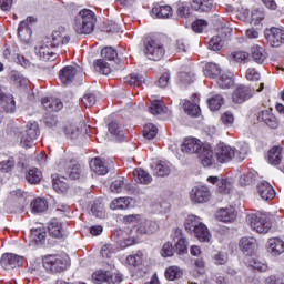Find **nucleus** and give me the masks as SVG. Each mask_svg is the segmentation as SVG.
I'll list each match as a JSON object with an SVG mask.
<instances>
[{
  "label": "nucleus",
  "mask_w": 284,
  "mask_h": 284,
  "mask_svg": "<svg viewBox=\"0 0 284 284\" xmlns=\"http://www.w3.org/2000/svg\"><path fill=\"white\" fill-rule=\"evenodd\" d=\"M34 18L29 17L21 21L18 28V37L23 43H30L32 39V23H34Z\"/></svg>",
  "instance_id": "12"
},
{
  "label": "nucleus",
  "mask_w": 284,
  "mask_h": 284,
  "mask_svg": "<svg viewBox=\"0 0 284 284\" xmlns=\"http://www.w3.org/2000/svg\"><path fill=\"white\" fill-rule=\"evenodd\" d=\"M255 179H256V175L253 172L246 171L240 175L239 183L240 185H242V187H245L247 185H252Z\"/></svg>",
  "instance_id": "51"
},
{
  "label": "nucleus",
  "mask_w": 284,
  "mask_h": 284,
  "mask_svg": "<svg viewBox=\"0 0 284 284\" xmlns=\"http://www.w3.org/2000/svg\"><path fill=\"white\" fill-rule=\"evenodd\" d=\"M11 79L16 85H19V88H28V80L26 79V77H23V74L13 71L11 73Z\"/></svg>",
  "instance_id": "55"
},
{
  "label": "nucleus",
  "mask_w": 284,
  "mask_h": 284,
  "mask_svg": "<svg viewBox=\"0 0 284 284\" xmlns=\"http://www.w3.org/2000/svg\"><path fill=\"white\" fill-rule=\"evenodd\" d=\"M214 6V0H193L191 8L196 12H210Z\"/></svg>",
  "instance_id": "38"
},
{
  "label": "nucleus",
  "mask_w": 284,
  "mask_h": 284,
  "mask_svg": "<svg viewBox=\"0 0 284 284\" xmlns=\"http://www.w3.org/2000/svg\"><path fill=\"white\" fill-rule=\"evenodd\" d=\"M250 226L257 234H267L272 230V220L267 213L250 214L247 215Z\"/></svg>",
  "instance_id": "4"
},
{
  "label": "nucleus",
  "mask_w": 284,
  "mask_h": 284,
  "mask_svg": "<svg viewBox=\"0 0 284 284\" xmlns=\"http://www.w3.org/2000/svg\"><path fill=\"white\" fill-rule=\"evenodd\" d=\"M16 162L14 159H9L0 162V172L8 173L12 172L14 169Z\"/></svg>",
  "instance_id": "59"
},
{
  "label": "nucleus",
  "mask_w": 284,
  "mask_h": 284,
  "mask_svg": "<svg viewBox=\"0 0 284 284\" xmlns=\"http://www.w3.org/2000/svg\"><path fill=\"white\" fill-rule=\"evenodd\" d=\"M0 265L3 270H14L23 265V256H19L14 253H6L0 258Z\"/></svg>",
  "instance_id": "13"
},
{
  "label": "nucleus",
  "mask_w": 284,
  "mask_h": 284,
  "mask_svg": "<svg viewBox=\"0 0 284 284\" xmlns=\"http://www.w3.org/2000/svg\"><path fill=\"white\" fill-rule=\"evenodd\" d=\"M153 174L155 176H168L172 169L170 168V162L159 161L152 165Z\"/></svg>",
  "instance_id": "37"
},
{
  "label": "nucleus",
  "mask_w": 284,
  "mask_h": 284,
  "mask_svg": "<svg viewBox=\"0 0 284 284\" xmlns=\"http://www.w3.org/2000/svg\"><path fill=\"white\" fill-rule=\"evenodd\" d=\"M116 250L112 244H104L101 248V256L102 258H112V254H114Z\"/></svg>",
  "instance_id": "61"
},
{
  "label": "nucleus",
  "mask_w": 284,
  "mask_h": 284,
  "mask_svg": "<svg viewBox=\"0 0 284 284\" xmlns=\"http://www.w3.org/2000/svg\"><path fill=\"white\" fill-rule=\"evenodd\" d=\"M207 182L212 185H216V192L219 194L227 195L234 190V183L227 178L209 176Z\"/></svg>",
  "instance_id": "11"
},
{
  "label": "nucleus",
  "mask_w": 284,
  "mask_h": 284,
  "mask_svg": "<svg viewBox=\"0 0 284 284\" xmlns=\"http://www.w3.org/2000/svg\"><path fill=\"white\" fill-rule=\"evenodd\" d=\"M205 28H207V21L205 20H195L192 23V30L193 32H196L197 34H201V32H203V30H205Z\"/></svg>",
  "instance_id": "62"
},
{
  "label": "nucleus",
  "mask_w": 284,
  "mask_h": 284,
  "mask_svg": "<svg viewBox=\"0 0 284 284\" xmlns=\"http://www.w3.org/2000/svg\"><path fill=\"white\" fill-rule=\"evenodd\" d=\"M41 179H43V173L37 168L30 169L26 175V180L31 185H37L38 183H41Z\"/></svg>",
  "instance_id": "40"
},
{
  "label": "nucleus",
  "mask_w": 284,
  "mask_h": 284,
  "mask_svg": "<svg viewBox=\"0 0 284 284\" xmlns=\"http://www.w3.org/2000/svg\"><path fill=\"white\" fill-rule=\"evenodd\" d=\"M161 256H163L164 258H168L170 256H174V246L172 245V243L166 242L162 246Z\"/></svg>",
  "instance_id": "63"
},
{
  "label": "nucleus",
  "mask_w": 284,
  "mask_h": 284,
  "mask_svg": "<svg viewBox=\"0 0 284 284\" xmlns=\"http://www.w3.org/2000/svg\"><path fill=\"white\" fill-rule=\"evenodd\" d=\"M126 263L131 267H136V266L141 265V263H143V252L138 251L135 254L129 255L126 257Z\"/></svg>",
  "instance_id": "52"
},
{
  "label": "nucleus",
  "mask_w": 284,
  "mask_h": 284,
  "mask_svg": "<svg viewBox=\"0 0 284 284\" xmlns=\"http://www.w3.org/2000/svg\"><path fill=\"white\" fill-rule=\"evenodd\" d=\"M97 26V14L90 9H82L75 17L73 28L78 34H92Z\"/></svg>",
  "instance_id": "1"
},
{
  "label": "nucleus",
  "mask_w": 284,
  "mask_h": 284,
  "mask_svg": "<svg viewBox=\"0 0 284 284\" xmlns=\"http://www.w3.org/2000/svg\"><path fill=\"white\" fill-rule=\"evenodd\" d=\"M192 102L185 101L183 108L190 116H201V106H199V102L201 101V97L199 94H193L191 97Z\"/></svg>",
  "instance_id": "17"
},
{
  "label": "nucleus",
  "mask_w": 284,
  "mask_h": 284,
  "mask_svg": "<svg viewBox=\"0 0 284 284\" xmlns=\"http://www.w3.org/2000/svg\"><path fill=\"white\" fill-rule=\"evenodd\" d=\"M251 59H253L255 63L263 65V63L267 61V51H265L263 47L255 44L251 48Z\"/></svg>",
  "instance_id": "26"
},
{
  "label": "nucleus",
  "mask_w": 284,
  "mask_h": 284,
  "mask_svg": "<svg viewBox=\"0 0 284 284\" xmlns=\"http://www.w3.org/2000/svg\"><path fill=\"white\" fill-rule=\"evenodd\" d=\"M45 236H48L45 229L43 227L31 229L29 241L30 243H32V245H39L45 242Z\"/></svg>",
  "instance_id": "28"
},
{
  "label": "nucleus",
  "mask_w": 284,
  "mask_h": 284,
  "mask_svg": "<svg viewBox=\"0 0 284 284\" xmlns=\"http://www.w3.org/2000/svg\"><path fill=\"white\" fill-rule=\"evenodd\" d=\"M152 17L155 19H170L172 17V7L170 6H155L152 8Z\"/></svg>",
  "instance_id": "34"
},
{
  "label": "nucleus",
  "mask_w": 284,
  "mask_h": 284,
  "mask_svg": "<svg viewBox=\"0 0 284 284\" xmlns=\"http://www.w3.org/2000/svg\"><path fill=\"white\" fill-rule=\"evenodd\" d=\"M149 112L153 114V116H170V114H172V111H170V109L165 106V103H163L161 100H153L149 106Z\"/></svg>",
  "instance_id": "19"
},
{
  "label": "nucleus",
  "mask_w": 284,
  "mask_h": 284,
  "mask_svg": "<svg viewBox=\"0 0 284 284\" xmlns=\"http://www.w3.org/2000/svg\"><path fill=\"white\" fill-rule=\"evenodd\" d=\"M184 226L187 232H193L194 236L201 243H210V241H212V233H210L207 226L201 221V217L196 215H189L185 220Z\"/></svg>",
  "instance_id": "2"
},
{
  "label": "nucleus",
  "mask_w": 284,
  "mask_h": 284,
  "mask_svg": "<svg viewBox=\"0 0 284 284\" xmlns=\"http://www.w3.org/2000/svg\"><path fill=\"white\" fill-rule=\"evenodd\" d=\"M246 156L247 146H245L241 151H236V149L225 143H220L216 149V159L219 163H230L232 159H237V161H245Z\"/></svg>",
  "instance_id": "3"
},
{
  "label": "nucleus",
  "mask_w": 284,
  "mask_h": 284,
  "mask_svg": "<svg viewBox=\"0 0 284 284\" xmlns=\"http://www.w3.org/2000/svg\"><path fill=\"white\" fill-rule=\"evenodd\" d=\"M200 152H201L200 159L202 161V165L204 168H210V165L214 163V151L212 150V145L204 144Z\"/></svg>",
  "instance_id": "25"
},
{
  "label": "nucleus",
  "mask_w": 284,
  "mask_h": 284,
  "mask_svg": "<svg viewBox=\"0 0 284 284\" xmlns=\"http://www.w3.org/2000/svg\"><path fill=\"white\" fill-rule=\"evenodd\" d=\"M203 72L209 79H216L221 74V68L215 63L209 62L203 67Z\"/></svg>",
  "instance_id": "42"
},
{
  "label": "nucleus",
  "mask_w": 284,
  "mask_h": 284,
  "mask_svg": "<svg viewBox=\"0 0 284 284\" xmlns=\"http://www.w3.org/2000/svg\"><path fill=\"white\" fill-rule=\"evenodd\" d=\"M178 241L175 243V250L178 254H186L187 252V240L183 236L181 231H176Z\"/></svg>",
  "instance_id": "45"
},
{
  "label": "nucleus",
  "mask_w": 284,
  "mask_h": 284,
  "mask_svg": "<svg viewBox=\"0 0 284 284\" xmlns=\"http://www.w3.org/2000/svg\"><path fill=\"white\" fill-rule=\"evenodd\" d=\"M221 48H223V40L221 39V37L215 36V37L211 38V40L209 42V49L213 50V52H216V51L221 50Z\"/></svg>",
  "instance_id": "58"
},
{
  "label": "nucleus",
  "mask_w": 284,
  "mask_h": 284,
  "mask_svg": "<svg viewBox=\"0 0 284 284\" xmlns=\"http://www.w3.org/2000/svg\"><path fill=\"white\" fill-rule=\"evenodd\" d=\"M41 103L47 112H59V110H63V102L58 98H42Z\"/></svg>",
  "instance_id": "24"
},
{
  "label": "nucleus",
  "mask_w": 284,
  "mask_h": 284,
  "mask_svg": "<svg viewBox=\"0 0 284 284\" xmlns=\"http://www.w3.org/2000/svg\"><path fill=\"white\" fill-rule=\"evenodd\" d=\"M94 68L97 72H100V74H111L112 68H110V63L105 62L103 59H99L94 62Z\"/></svg>",
  "instance_id": "50"
},
{
  "label": "nucleus",
  "mask_w": 284,
  "mask_h": 284,
  "mask_svg": "<svg viewBox=\"0 0 284 284\" xmlns=\"http://www.w3.org/2000/svg\"><path fill=\"white\" fill-rule=\"evenodd\" d=\"M156 134H159V129L156 128V125L149 123L144 126L143 129L144 139H148L149 141H151V139H154Z\"/></svg>",
  "instance_id": "53"
},
{
  "label": "nucleus",
  "mask_w": 284,
  "mask_h": 284,
  "mask_svg": "<svg viewBox=\"0 0 284 284\" xmlns=\"http://www.w3.org/2000/svg\"><path fill=\"white\" fill-rule=\"evenodd\" d=\"M47 39H51V45L53 48H59V45H65V43H70V36H67L65 32L54 31L52 37H47Z\"/></svg>",
  "instance_id": "32"
},
{
  "label": "nucleus",
  "mask_w": 284,
  "mask_h": 284,
  "mask_svg": "<svg viewBox=\"0 0 284 284\" xmlns=\"http://www.w3.org/2000/svg\"><path fill=\"white\" fill-rule=\"evenodd\" d=\"M178 14L179 17H184L185 19H187V17L192 14V7H190V4H180L178 7Z\"/></svg>",
  "instance_id": "64"
},
{
  "label": "nucleus",
  "mask_w": 284,
  "mask_h": 284,
  "mask_svg": "<svg viewBox=\"0 0 284 284\" xmlns=\"http://www.w3.org/2000/svg\"><path fill=\"white\" fill-rule=\"evenodd\" d=\"M267 250L273 256H278L284 252V241L280 237H272L268 240Z\"/></svg>",
  "instance_id": "27"
},
{
  "label": "nucleus",
  "mask_w": 284,
  "mask_h": 284,
  "mask_svg": "<svg viewBox=\"0 0 284 284\" xmlns=\"http://www.w3.org/2000/svg\"><path fill=\"white\" fill-rule=\"evenodd\" d=\"M130 207V197H118L110 204L111 210H128Z\"/></svg>",
  "instance_id": "46"
},
{
  "label": "nucleus",
  "mask_w": 284,
  "mask_h": 284,
  "mask_svg": "<svg viewBox=\"0 0 284 284\" xmlns=\"http://www.w3.org/2000/svg\"><path fill=\"white\" fill-rule=\"evenodd\" d=\"M36 54L43 61H50L55 48L52 45V38H44L36 45Z\"/></svg>",
  "instance_id": "10"
},
{
  "label": "nucleus",
  "mask_w": 284,
  "mask_h": 284,
  "mask_svg": "<svg viewBox=\"0 0 284 284\" xmlns=\"http://www.w3.org/2000/svg\"><path fill=\"white\" fill-rule=\"evenodd\" d=\"M144 54L151 61H161L165 55V48L156 40H149L144 48Z\"/></svg>",
  "instance_id": "7"
},
{
  "label": "nucleus",
  "mask_w": 284,
  "mask_h": 284,
  "mask_svg": "<svg viewBox=\"0 0 284 284\" xmlns=\"http://www.w3.org/2000/svg\"><path fill=\"white\" fill-rule=\"evenodd\" d=\"M97 103V95L94 93H85L81 99V104L85 108H92Z\"/></svg>",
  "instance_id": "57"
},
{
  "label": "nucleus",
  "mask_w": 284,
  "mask_h": 284,
  "mask_svg": "<svg viewBox=\"0 0 284 284\" xmlns=\"http://www.w3.org/2000/svg\"><path fill=\"white\" fill-rule=\"evenodd\" d=\"M133 176L135 183H140L141 185H150V183H152V175L143 169H135Z\"/></svg>",
  "instance_id": "35"
},
{
  "label": "nucleus",
  "mask_w": 284,
  "mask_h": 284,
  "mask_svg": "<svg viewBox=\"0 0 284 284\" xmlns=\"http://www.w3.org/2000/svg\"><path fill=\"white\" fill-rule=\"evenodd\" d=\"M92 281L95 284H102V283H121L123 278H121V275H112L109 272L98 271L92 274Z\"/></svg>",
  "instance_id": "16"
},
{
  "label": "nucleus",
  "mask_w": 284,
  "mask_h": 284,
  "mask_svg": "<svg viewBox=\"0 0 284 284\" xmlns=\"http://www.w3.org/2000/svg\"><path fill=\"white\" fill-rule=\"evenodd\" d=\"M203 142L196 138H185L182 145L181 150L184 154H196L199 153L203 146Z\"/></svg>",
  "instance_id": "15"
},
{
  "label": "nucleus",
  "mask_w": 284,
  "mask_h": 284,
  "mask_svg": "<svg viewBox=\"0 0 284 284\" xmlns=\"http://www.w3.org/2000/svg\"><path fill=\"white\" fill-rule=\"evenodd\" d=\"M39 123L37 122H29L26 125V129L21 131L20 143L22 148H30L34 145V141L39 138Z\"/></svg>",
  "instance_id": "6"
},
{
  "label": "nucleus",
  "mask_w": 284,
  "mask_h": 284,
  "mask_svg": "<svg viewBox=\"0 0 284 284\" xmlns=\"http://www.w3.org/2000/svg\"><path fill=\"white\" fill-rule=\"evenodd\" d=\"M223 103H225V100L221 97V94H215L207 100L209 108L212 111L221 110Z\"/></svg>",
  "instance_id": "49"
},
{
  "label": "nucleus",
  "mask_w": 284,
  "mask_h": 284,
  "mask_svg": "<svg viewBox=\"0 0 284 284\" xmlns=\"http://www.w3.org/2000/svg\"><path fill=\"white\" fill-rule=\"evenodd\" d=\"M109 132L110 134H113V136H116L118 139H123V131L121 130V126H119V123L111 122L109 124Z\"/></svg>",
  "instance_id": "60"
},
{
  "label": "nucleus",
  "mask_w": 284,
  "mask_h": 284,
  "mask_svg": "<svg viewBox=\"0 0 284 284\" xmlns=\"http://www.w3.org/2000/svg\"><path fill=\"white\" fill-rule=\"evenodd\" d=\"M257 121L265 123L268 128L276 129L278 128V120L271 113L270 111L265 110L258 113Z\"/></svg>",
  "instance_id": "29"
},
{
  "label": "nucleus",
  "mask_w": 284,
  "mask_h": 284,
  "mask_svg": "<svg viewBox=\"0 0 284 284\" xmlns=\"http://www.w3.org/2000/svg\"><path fill=\"white\" fill-rule=\"evenodd\" d=\"M124 83L126 85H131L133 88H136L139 85H143L145 83V78L139 73H131L124 78Z\"/></svg>",
  "instance_id": "41"
},
{
  "label": "nucleus",
  "mask_w": 284,
  "mask_h": 284,
  "mask_svg": "<svg viewBox=\"0 0 284 284\" xmlns=\"http://www.w3.org/2000/svg\"><path fill=\"white\" fill-rule=\"evenodd\" d=\"M250 59V53L245 51H235L231 53V61H235V63H245Z\"/></svg>",
  "instance_id": "56"
},
{
  "label": "nucleus",
  "mask_w": 284,
  "mask_h": 284,
  "mask_svg": "<svg viewBox=\"0 0 284 284\" xmlns=\"http://www.w3.org/2000/svg\"><path fill=\"white\" fill-rule=\"evenodd\" d=\"M217 84L222 90H227V88H232L234 85V74L232 73H224L217 81Z\"/></svg>",
  "instance_id": "47"
},
{
  "label": "nucleus",
  "mask_w": 284,
  "mask_h": 284,
  "mask_svg": "<svg viewBox=\"0 0 284 284\" xmlns=\"http://www.w3.org/2000/svg\"><path fill=\"white\" fill-rule=\"evenodd\" d=\"M53 190L58 192V194H63L68 190V182L64 176L59 178L58 175L53 176Z\"/></svg>",
  "instance_id": "44"
},
{
  "label": "nucleus",
  "mask_w": 284,
  "mask_h": 284,
  "mask_svg": "<svg viewBox=\"0 0 284 284\" xmlns=\"http://www.w3.org/2000/svg\"><path fill=\"white\" fill-rule=\"evenodd\" d=\"M82 174L81 165L74 161L67 164L65 176L68 179L77 180L80 179Z\"/></svg>",
  "instance_id": "36"
},
{
  "label": "nucleus",
  "mask_w": 284,
  "mask_h": 284,
  "mask_svg": "<svg viewBox=\"0 0 284 284\" xmlns=\"http://www.w3.org/2000/svg\"><path fill=\"white\" fill-rule=\"evenodd\" d=\"M267 161L271 165H280L283 161V148L273 146L267 153Z\"/></svg>",
  "instance_id": "33"
},
{
  "label": "nucleus",
  "mask_w": 284,
  "mask_h": 284,
  "mask_svg": "<svg viewBox=\"0 0 284 284\" xmlns=\"http://www.w3.org/2000/svg\"><path fill=\"white\" fill-rule=\"evenodd\" d=\"M64 134L67 139H77L81 134V129H79L77 123H68L64 126Z\"/></svg>",
  "instance_id": "48"
},
{
  "label": "nucleus",
  "mask_w": 284,
  "mask_h": 284,
  "mask_svg": "<svg viewBox=\"0 0 284 284\" xmlns=\"http://www.w3.org/2000/svg\"><path fill=\"white\" fill-rule=\"evenodd\" d=\"M258 243L254 237H242L240 241V250H242L245 256H252L256 252Z\"/></svg>",
  "instance_id": "18"
},
{
  "label": "nucleus",
  "mask_w": 284,
  "mask_h": 284,
  "mask_svg": "<svg viewBox=\"0 0 284 284\" xmlns=\"http://www.w3.org/2000/svg\"><path fill=\"white\" fill-rule=\"evenodd\" d=\"M43 267L52 274H60L68 270V257L61 255H47L43 257Z\"/></svg>",
  "instance_id": "5"
},
{
  "label": "nucleus",
  "mask_w": 284,
  "mask_h": 284,
  "mask_svg": "<svg viewBox=\"0 0 284 284\" xmlns=\"http://www.w3.org/2000/svg\"><path fill=\"white\" fill-rule=\"evenodd\" d=\"M190 196L193 203H207L212 193L206 185H197L191 190Z\"/></svg>",
  "instance_id": "14"
},
{
  "label": "nucleus",
  "mask_w": 284,
  "mask_h": 284,
  "mask_svg": "<svg viewBox=\"0 0 284 284\" xmlns=\"http://www.w3.org/2000/svg\"><path fill=\"white\" fill-rule=\"evenodd\" d=\"M264 37L271 48H281L284 45V30L271 27L264 30Z\"/></svg>",
  "instance_id": "8"
},
{
  "label": "nucleus",
  "mask_w": 284,
  "mask_h": 284,
  "mask_svg": "<svg viewBox=\"0 0 284 284\" xmlns=\"http://www.w3.org/2000/svg\"><path fill=\"white\" fill-rule=\"evenodd\" d=\"M90 168H91L92 172H94L99 176H105V174H108V172H109L108 165L100 158L92 159L90 162Z\"/></svg>",
  "instance_id": "31"
},
{
  "label": "nucleus",
  "mask_w": 284,
  "mask_h": 284,
  "mask_svg": "<svg viewBox=\"0 0 284 284\" xmlns=\"http://www.w3.org/2000/svg\"><path fill=\"white\" fill-rule=\"evenodd\" d=\"M50 236L53 239H63L65 236V229H63V223L58 219H52L48 226Z\"/></svg>",
  "instance_id": "22"
},
{
  "label": "nucleus",
  "mask_w": 284,
  "mask_h": 284,
  "mask_svg": "<svg viewBox=\"0 0 284 284\" xmlns=\"http://www.w3.org/2000/svg\"><path fill=\"white\" fill-rule=\"evenodd\" d=\"M264 88V84L261 83L258 89L240 85L235 89L232 99L233 103H245L247 99H252L254 92H261Z\"/></svg>",
  "instance_id": "9"
},
{
  "label": "nucleus",
  "mask_w": 284,
  "mask_h": 284,
  "mask_svg": "<svg viewBox=\"0 0 284 284\" xmlns=\"http://www.w3.org/2000/svg\"><path fill=\"white\" fill-rule=\"evenodd\" d=\"M59 77L63 85H70L77 77V68L72 65L64 67L60 72Z\"/></svg>",
  "instance_id": "23"
},
{
  "label": "nucleus",
  "mask_w": 284,
  "mask_h": 284,
  "mask_svg": "<svg viewBox=\"0 0 284 284\" xmlns=\"http://www.w3.org/2000/svg\"><path fill=\"white\" fill-rule=\"evenodd\" d=\"M164 274L168 281H179L183 276V271L179 266H169Z\"/></svg>",
  "instance_id": "43"
},
{
  "label": "nucleus",
  "mask_w": 284,
  "mask_h": 284,
  "mask_svg": "<svg viewBox=\"0 0 284 284\" xmlns=\"http://www.w3.org/2000/svg\"><path fill=\"white\" fill-rule=\"evenodd\" d=\"M257 192L263 201H272V199L276 196V191H274V187L266 181H262L257 185Z\"/></svg>",
  "instance_id": "21"
},
{
  "label": "nucleus",
  "mask_w": 284,
  "mask_h": 284,
  "mask_svg": "<svg viewBox=\"0 0 284 284\" xmlns=\"http://www.w3.org/2000/svg\"><path fill=\"white\" fill-rule=\"evenodd\" d=\"M30 207L33 214H41V212H45V210H48V201L37 197L31 202Z\"/></svg>",
  "instance_id": "39"
},
{
  "label": "nucleus",
  "mask_w": 284,
  "mask_h": 284,
  "mask_svg": "<svg viewBox=\"0 0 284 284\" xmlns=\"http://www.w3.org/2000/svg\"><path fill=\"white\" fill-rule=\"evenodd\" d=\"M139 234H154L159 232V224L155 221L144 220L138 226Z\"/></svg>",
  "instance_id": "30"
},
{
  "label": "nucleus",
  "mask_w": 284,
  "mask_h": 284,
  "mask_svg": "<svg viewBox=\"0 0 284 284\" xmlns=\"http://www.w3.org/2000/svg\"><path fill=\"white\" fill-rule=\"evenodd\" d=\"M216 219L222 223H232L236 221V209H234V206L220 209L216 212Z\"/></svg>",
  "instance_id": "20"
},
{
  "label": "nucleus",
  "mask_w": 284,
  "mask_h": 284,
  "mask_svg": "<svg viewBox=\"0 0 284 284\" xmlns=\"http://www.w3.org/2000/svg\"><path fill=\"white\" fill-rule=\"evenodd\" d=\"M101 57L106 61H114V59L119 57V53L114 50V48L105 47L104 49L101 50Z\"/></svg>",
  "instance_id": "54"
}]
</instances>
